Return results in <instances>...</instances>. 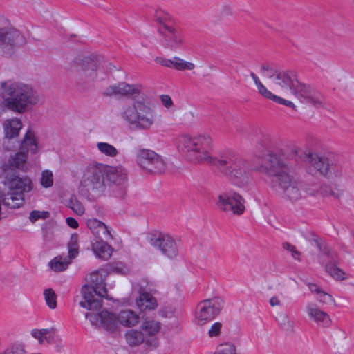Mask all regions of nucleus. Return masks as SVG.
Wrapping results in <instances>:
<instances>
[{
  "label": "nucleus",
  "instance_id": "f257e3e1",
  "mask_svg": "<svg viewBox=\"0 0 354 354\" xmlns=\"http://www.w3.org/2000/svg\"><path fill=\"white\" fill-rule=\"evenodd\" d=\"M212 145V138L207 133L194 136L183 135L178 139L179 151L193 153L196 160L206 161L212 165L223 176L236 185L246 183L250 171L248 161L230 150L212 157L209 154Z\"/></svg>",
  "mask_w": 354,
  "mask_h": 354
},
{
  "label": "nucleus",
  "instance_id": "f03ea898",
  "mask_svg": "<svg viewBox=\"0 0 354 354\" xmlns=\"http://www.w3.org/2000/svg\"><path fill=\"white\" fill-rule=\"evenodd\" d=\"M299 168L297 151H293L288 156H279L268 153L264 165L256 170L272 177L271 187L278 194L290 201L301 198V183L293 176Z\"/></svg>",
  "mask_w": 354,
  "mask_h": 354
},
{
  "label": "nucleus",
  "instance_id": "7ed1b4c3",
  "mask_svg": "<svg viewBox=\"0 0 354 354\" xmlns=\"http://www.w3.org/2000/svg\"><path fill=\"white\" fill-rule=\"evenodd\" d=\"M1 88L5 106L14 112L22 113L29 106H34L41 100L37 91L30 84L22 82H1Z\"/></svg>",
  "mask_w": 354,
  "mask_h": 354
},
{
  "label": "nucleus",
  "instance_id": "20e7f679",
  "mask_svg": "<svg viewBox=\"0 0 354 354\" xmlns=\"http://www.w3.org/2000/svg\"><path fill=\"white\" fill-rule=\"evenodd\" d=\"M85 317L92 325L102 326L111 333L118 330V324L131 328L137 325L140 320L139 315L131 309L121 310L118 315L103 310L97 313H86Z\"/></svg>",
  "mask_w": 354,
  "mask_h": 354
},
{
  "label": "nucleus",
  "instance_id": "39448f33",
  "mask_svg": "<svg viewBox=\"0 0 354 354\" xmlns=\"http://www.w3.org/2000/svg\"><path fill=\"white\" fill-rule=\"evenodd\" d=\"M88 281L90 284L82 288L83 300L80 302V306L89 310H98L102 306V297L111 299L107 295L106 283L102 274L98 272H92Z\"/></svg>",
  "mask_w": 354,
  "mask_h": 354
},
{
  "label": "nucleus",
  "instance_id": "423d86ee",
  "mask_svg": "<svg viewBox=\"0 0 354 354\" xmlns=\"http://www.w3.org/2000/svg\"><path fill=\"white\" fill-rule=\"evenodd\" d=\"M121 115L129 124L139 129H149L155 120L153 110L140 100L124 106Z\"/></svg>",
  "mask_w": 354,
  "mask_h": 354
},
{
  "label": "nucleus",
  "instance_id": "0eeeda50",
  "mask_svg": "<svg viewBox=\"0 0 354 354\" xmlns=\"http://www.w3.org/2000/svg\"><path fill=\"white\" fill-rule=\"evenodd\" d=\"M9 191L6 194L1 193L0 203L11 209L19 208L24 203V192L31 190V180L28 178L12 176L8 179Z\"/></svg>",
  "mask_w": 354,
  "mask_h": 354
},
{
  "label": "nucleus",
  "instance_id": "6e6552de",
  "mask_svg": "<svg viewBox=\"0 0 354 354\" xmlns=\"http://www.w3.org/2000/svg\"><path fill=\"white\" fill-rule=\"evenodd\" d=\"M106 165L93 162L86 167L81 180V187L95 194L102 193L106 187Z\"/></svg>",
  "mask_w": 354,
  "mask_h": 354
},
{
  "label": "nucleus",
  "instance_id": "1a4fd4ad",
  "mask_svg": "<svg viewBox=\"0 0 354 354\" xmlns=\"http://www.w3.org/2000/svg\"><path fill=\"white\" fill-rule=\"evenodd\" d=\"M308 158L310 166L328 178H339L343 174L342 165L334 158L310 153Z\"/></svg>",
  "mask_w": 354,
  "mask_h": 354
},
{
  "label": "nucleus",
  "instance_id": "9d476101",
  "mask_svg": "<svg viewBox=\"0 0 354 354\" xmlns=\"http://www.w3.org/2000/svg\"><path fill=\"white\" fill-rule=\"evenodd\" d=\"M26 44V39L19 30L13 27L0 28V48L5 55L12 56Z\"/></svg>",
  "mask_w": 354,
  "mask_h": 354
},
{
  "label": "nucleus",
  "instance_id": "9b49d317",
  "mask_svg": "<svg viewBox=\"0 0 354 354\" xmlns=\"http://www.w3.org/2000/svg\"><path fill=\"white\" fill-rule=\"evenodd\" d=\"M223 303V300L218 297L200 301L195 313L196 324L203 326L213 320L221 313Z\"/></svg>",
  "mask_w": 354,
  "mask_h": 354
},
{
  "label": "nucleus",
  "instance_id": "f8f14e48",
  "mask_svg": "<svg viewBox=\"0 0 354 354\" xmlns=\"http://www.w3.org/2000/svg\"><path fill=\"white\" fill-rule=\"evenodd\" d=\"M109 66V70L114 67L111 64L104 60L103 57L100 56L86 57L81 60L77 67V76L80 81L84 82H92L95 81L97 76V71L101 67Z\"/></svg>",
  "mask_w": 354,
  "mask_h": 354
},
{
  "label": "nucleus",
  "instance_id": "ddd939ff",
  "mask_svg": "<svg viewBox=\"0 0 354 354\" xmlns=\"http://www.w3.org/2000/svg\"><path fill=\"white\" fill-rule=\"evenodd\" d=\"M245 200L237 192H223L216 201L217 207L226 214L240 216L245 212Z\"/></svg>",
  "mask_w": 354,
  "mask_h": 354
},
{
  "label": "nucleus",
  "instance_id": "4468645a",
  "mask_svg": "<svg viewBox=\"0 0 354 354\" xmlns=\"http://www.w3.org/2000/svg\"><path fill=\"white\" fill-rule=\"evenodd\" d=\"M292 93L302 103L317 108H324L326 105L324 95L310 84L297 81Z\"/></svg>",
  "mask_w": 354,
  "mask_h": 354
},
{
  "label": "nucleus",
  "instance_id": "2eb2a0df",
  "mask_svg": "<svg viewBox=\"0 0 354 354\" xmlns=\"http://www.w3.org/2000/svg\"><path fill=\"white\" fill-rule=\"evenodd\" d=\"M138 165L148 172L162 174L166 169V162L158 154L149 149H140L136 154Z\"/></svg>",
  "mask_w": 354,
  "mask_h": 354
},
{
  "label": "nucleus",
  "instance_id": "dca6fc26",
  "mask_svg": "<svg viewBox=\"0 0 354 354\" xmlns=\"http://www.w3.org/2000/svg\"><path fill=\"white\" fill-rule=\"evenodd\" d=\"M147 240L151 245L158 249L161 253L169 259L178 254V247L174 239L168 234L156 232L149 234Z\"/></svg>",
  "mask_w": 354,
  "mask_h": 354
},
{
  "label": "nucleus",
  "instance_id": "f3484780",
  "mask_svg": "<svg viewBox=\"0 0 354 354\" xmlns=\"http://www.w3.org/2000/svg\"><path fill=\"white\" fill-rule=\"evenodd\" d=\"M158 32L162 36V44L167 48L176 49L183 44L184 37L182 30L177 27L165 24L164 27H159Z\"/></svg>",
  "mask_w": 354,
  "mask_h": 354
},
{
  "label": "nucleus",
  "instance_id": "a211bd4d",
  "mask_svg": "<svg viewBox=\"0 0 354 354\" xmlns=\"http://www.w3.org/2000/svg\"><path fill=\"white\" fill-rule=\"evenodd\" d=\"M68 257L64 258L61 256L56 257L50 261L49 265L52 270L57 272L65 270L71 263V260L78 254V235L77 234H73L71 236L70 241L68 243Z\"/></svg>",
  "mask_w": 354,
  "mask_h": 354
},
{
  "label": "nucleus",
  "instance_id": "6ab92c4d",
  "mask_svg": "<svg viewBox=\"0 0 354 354\" xmlns=\"http://www.w3.org/2000/svg\"><path fill=\"white\" fill-rule=\"evenodd\" d=\"M141 93L140 86L138 85L129 84L126 82H119L107 87L103 92L104 96H124L131 97L136 99Z\"/></svg>",
  "mask_w": 354,
  "mask_h": 354
},
{
  "label": "nucleus",
  "instance_id": "aec40b11",
  "mask_svg": "<svg viewBox=\"0 0 354 354\" xmlns=\"http://www.w3.org/2000/svg\"><path fill=\"white\" fill-rule=\"evenodd\" d=\"M105 177L106 179V186L113 187L122 183H127V174L126 170L120 167H113L106 165Z\"/></svg>",
  "mask_w": 354,
  "mask_h": 354
},
{
  "label": "nucleus",
  "instance_id": "412c9836",
  "mask_svg": "<svg viewBox=\"0 0 354 354\" xmlns=\"http://www.w3.org/2000/svg\"><path fill=\"white\" fill-rule=\"evenodd\" d=\"M306 310L308 317L317 324H322L324 327H329L331 319L327 313L321 310L316 304H308Z\"/></svg>",
  "mask_w": 354,
  "mask_h": 354
},
{
  "label": "nucleus",
  "instance_id": "4be33fe9",
  "mask_svg": "<svg viewBox=\"0 0 354 354\" xmlns=\"http://www.w3.org/2000/svg\"><path fill=\"white\" fill-rule=\"evenodd\" d=\"M298 80L293 71H279L277 76L274 77V82L281 88H289L292 91Z\"/></svg>",
  "mask_w": 354,
  "mask_h": 354
},
{
  "label": "nucleus",
  "instance_id": "5701e85b",
  "mask_svg": "<svg viewBox=\"0 0 354 354\" xmlns=\"http://www.w3.org/2000/svg\"><path fill=\"white\" fill-rule=\"evenodd\" d=\"M106 240L93 239L92 242V248L96 257L102 260H108L111 256L112 248Z\"/></svg>",
  "mask_w": 354,
  "mask_h": 354
},
{
  "label": "nucleus",
  "instance_id": "b1692460",
  "mask_svg": "<svg viewBox=\"0 0 354 354\" xmlns=\"http://www.w3.org/2000/svg\"><path fill=\"white\" fill-rule=\"evenodd\" d=\"M22 128V123L18 118L8 119L3 122L5 138L12 139L19 136V132Z\"/></svg>",
  "mask_w": 354,
  "mask_h": 354
},
{
  "label": "nucleus",
  "instance_id": "393cba45",
  "mask_svg": "<svg viewBox=\"0 0 354 354\" xmlns=\"http://www.w3.org/2000/svg\"><path fill=\"white\" fill-rule=\"evenodd\" d=\"M137 306L140 310H154L158 306L156 299L150 293L143 291L136 301Z\"/></svg>",
  "mask_w": 354,
  "mask_h": 354
},
{
  "label": "nucleus",
  "instance_id": "a878e982",
  "mask_svg": "<svg viewBox=\"0 0 354 354\" xmlns=\"http://www.w3.org/2000/svg\"><path fill=\"white\" fill-rule=\"evenodd\" d=\"M127 342L131 346H137L141 344L144 340V334L139 330L131 329L125 333Z\"/></svg>",
  "mask_w": 354,
  "mask_h": 354
},
{
  "label": "nucleus",
  "instance_id": "bb28decb",
  "mask_svg": "<svg viewBox=\"0 0 354 354\" xmlns=\"http://www.w3.org/2000/svg\"><path fill=\"white\" fill-rule=\"evenodd\" d=\"M142 330L149 336L157 334L160 329V323L153 319H146L143 322Z\"/></svg>",
  "mask_w": 354,
  "mask_h": 354
},
{
  "label": "nucleus",
  "instance_id": "cd10ccee",
  "mask_svg": "<svg viewBox=\"0 0 354 354\" xmlns=\"http://www.w3.org/2000/svg\"><path fill=\"white\" fill-rule=\"evenodd\" d=\"M277 320L281 330L289 333L295 332V324L290 320L287 314L280 313Z\"/></svg>",
  "mask_w": 354,
  "mask_h": 354
},
{
  "label": "nucleus",
  "instance_id": "c85d7f7f",
  "mask_svg": "<svg viewBox=\"0 0 354 354\" xmlns=\"http://www.w3.org/2000/svg\"><path fill=\"white\" fill-rule=\"evenodd\" d=\"M127 183L109 187L111 195L118 199L124 200L127 196Z\"/></svg>",
  "mask_w": 354,
  "mask_h": 354
},
{
  "label": "nucleus",
  "instance_id": "c756f323",
  "mask_svg": "<svg viewBox=\"0 0 354 354\" xmlns=\"http://www.w3.org/2000/svg\"><path fill=\"white\" fill-rule=\"evenodd\" d=\"M326 272L336 280H343L346 278L345 272L336 266L335 262H329L326 265Z\"/></svg>",
  "mask_w": 354,
  "mask_h": 354
},
{
  "label": "nucleus",
  "instance_id": "7c9ffc66",
  "mask_svg": "<svg viewBox=\"0 0 354 354\" xmlns=\"http://www.w3.org/2000/svg\"><path fill=\"white\" fill-rule=\"evenodd\" d=\"M34 136V132L28 129L22 142L23 146L30 147L29 150H30L32 153H35L37 151V145Z\"/></svg>",
  "mask_w": 354,
  "mask_h": 354
},
{
  "label": "nucleus",
  "instance_id": "2f4dec72",
  "mask_svg": "<svg viewBox=\"0 0 354 354\" xmlns=\"http://www.w3.org/2000/svg\"><path fill=\"white\" fill-rule=\"evenodd\" d=\"M57 332V329L54 327L50 328H43V329H32L31 330V335L36 339L38 340L40 344H44L46 338V335H48L51 333Z\"/></svg>",
  "mask_w": 354,
  "mask_h": 354
},
{
  "label": "nucleus",
  "instance_id": "473e14b6",
  "mask_svg": "<svg viewBox=\"0 0 354 354\" xmlns=\"http://www.w3.org/2000/svg\"><path fill=\"white\" fill-rule=\"evenodd\" d=\"M0 354H26L25 346L19 342L10 344Z\"/></svg>",
  "mask_w": 354,
  "mask_h": 354
},
{
  "label": "nucleus",
  "instance_id": "72a5a7b5",
  "mask_svg": "<svg viewBox=\"0 0 354 354\" xmlns=\"http://www.w3.org/2000/svg\"><path fill=\"white\" fill-rule=\"evenodd\" d=\"M97 147L102 153L109 157H115L118 153L116 148L107 142H98Z\"/></svg>",
  "mask_w": 354,
  "mask_h": 354
},
{
  "label": "nucleus",
  "instance_id": "f704fd0d",
  "mask_svg": "<svg viewBox=\"0 0 354 354\" xmlns=\"http://www.w3.org/2000/svg\"><path fill=\"white\" fill-rule=\"evenodd\" d=\"M172 68L179 71L192 70L195 67L193 63L186 62L178 57H174L172 59Z\"/></svg>",
  "mask_w": 354,
  "mask_h": 354
},
{
  "label": "nucleus",
  "instance_id": "c9c22d12",
  "mask_svg": "<svg viewBox=\"0 0 354 354\" xmlns=\"http://www.w3.org/2000/svg\"><path fill=\"white\" fill-rule=\"evenodd\" d=\"M44 296L46 305L50 309H55L57 307V295L52 288L45 289Z\"/></svg>",
  "mask_w": 354,
  "mask_h": 354
},
{
  "label": "nucleus",
  "instance_id": "e433bc0d",
  "mask_svg": "<svg viewBox=\"0 0 354 354\" xmlns=\"http://www.w3.org/2000/svg\"><path fill=\"white\" fill-rule=\"evenodd\" d=\"M93 234L95 236L94 239L108 241L109 239L111 238V234L109 231L107 226L102 222L97 229L93 232Z\"/></svg>",
  "mask_w": 354,
  "mask_h": 354
},
{
  "label": "nucleus",
  "instance_id": "4c0bfd02",
  "mask_svg": "<svg viewBox=\"0 0 354 354\" xmlns=\"http://www.w3.org/2000/svg\"><path fill=\"white\" fill-rule=\"evenodd\" d=\"M68 206L77 215L81 216L84 213V207L82 203L74 196L71 197Z\"/></svg>",
  "mask_w": 354,
  "mask_h": 354
},
{
  "label": "nucleus",
  "instance_id": "58836bf2",
  "mask_svg": "<svg viewBox=\"0 0 354 354\" xmlns=\"http://www.w3.org/2000/svg\"><path fill=\"white\" fill-rule=\"evenodd\" d=\"M214 354H236V346L232 343L220 344Z\"/></svg>",
  "mask_w": 354,
  "mask_h": 354
},
{
  "label": "nucleus",
  "instance_id": "ea45409f",
  "mask_svg": "<svg viewBox=\"0 0 354 354\" xmlns=\"http://www.w3.org/2000/svg\"><path fill=\"white\" fill-rule=\"evenodd\" d=\"M26 153L24 152L17 153L15 156L11 157L10 162L12 166L16 168H21L26 160Z\"/></svg>",
  "mask_w": 354,
  "mask_h": 354
},
{
  "label": "nucleus",
  "instance_id": "a19ab883",
  "mask_svg": "<svg viewBox=\"0 0 354 354\" xmlns=\"http://www.w3.org/2000/svg\"><path fill=\"white\" fill-rule=\"evenodd\" d=\"M261 71L263 76L274 80V77L277 76L279 70H277L268 64H263L261 67Z\"/></svg>",
  "mask_w": 354,
  "mask_h": 354
},
{
  "label": "nucleus",
  "instance_id": "79ce46f5",
  "mask_svg": "<svg viewBox=\"0 0 354 354\" xmlns=\"http://www.w3.org/2000/svg\"><path fill=\"white\" fill-rule=\"evenodd\" d=\"M41 184L44 187H50L53 184V176L50 171L46 170L42 172Z\"/></svg>",
  "mask_w": 354,
  "mask_h": 354
},
{
  "label": "nucleus",
  "instance_id": "37998d69",
  "mask_svg": "<svg viewBox=\"0 0 354 354\" xmlns=\"http://www.w3.org/2000/svg\"><path fill=\"white\" fill-rule=\"evenodd\" d=\"M317 300L321 303H324L325 304H328L331 302L334 301L333 297L328 293L321 290L317 294Z\"/></svg>",
  "mask_w": 354,
  "mask_h": 354
},
{
  "label": "nucleus",
  "instance_id": "c03bdc74",
  "mask_svg": "<svg viewBox=\"0 0 354 354\" xmlns=\"http://www.w3.org/2000/svg\"><path fill=\"white\" fill-rule=\"evenodd\" d=\"M258 89V92L263 97L271 100L274 101V98H276V95L273 94L271 91L267 89V88L261 83L258 86H257Z\"/></svg>",
  "mask_w": 354,
  "mask_h": 354
},
{
  "label": "nucleus",
  "instance_id": "a18cd8bd",
  "mask_svg": "<svg viewBox=\"0 0 354 354\" xmlns=\"http://www.w3.org/2000/svg\"><path fill=\"white\" fill-rule=\"evenodd\" d=\"M283 248L289 251L292 254V257L298 261H300L301 253L297 250L296 248L290 243L286 242L283 243Z\"/></svg>",
  "mask_w": 354,
  "mask_h": 354
},
{
  "label": "nucleus",
  "instance_id": "49530a36",
  "mask_svg": "<svg viewBox=\"0 0 354 354\" xmlns=\"http://www.w3.org/2000/svg\"><path fill=\"white\" fill-rule=\"evenodd\" d=\"M222 324L220 322H216L213 324L209 330L208 334L209 336L212 337H217L220 335L221 330Z\"/></svg>",
  "mask_w": 354,
  "mask_h": 354
},
{
  "label": "nucleus",
  "instance_id": "de8ad7c7",
  "mask_svg": "<svg viewBox=\"0 0 354 354\" xmlns=\"http://www.w3.org/2000/svg\"><path fill=\"white\" fill-rule=\"evenodd\" d=\"M55 333H55L53 332L46 335L45 341H46L48 344L61 343L62 339L59 337H56Z\"/></svg>",
  "mask_w": 354,
  "mask_h": 354
},
{
  "label": "nucleus",
  "instance_id": "09e8293b",
  "mask_svg": "<svg viewBox=\"0 0 354 354\" xmlns=\"http://www.w3.org/2000/svg\"><path fill=\"white\" fill-rule=\"evenodd\" d=\"M273 102H277L280 104H283L286 106L292 107L293 109L295 108V106L291 101L286 100H285L281 97H279L277 95L276 96V98H274Z\"/></svg>",
  "mask_w": 354,
  "mask_h": 354
},
{
  "label": "nucleus",
  "instance_id": "8fccbe9b",
  "mask_svg": "<svg viewBox=\"0 0 354 354\" xmlns=\"http://www.w3.org/2000/svg\"><path fill=\"white\" fill-rule=\"evenodd\" d=\"M101 221L97 219L88 220L87 221V226L91 230L92 233L97 229V227L101 225Z\"/></svg>",
  "mask_w": 354,
  "mask_h": 354
},
{
  "label": "nucleus",
  "instance_id": "3c124183",
  "mask_svg": "<svg viewBox=\"0 0 354 354\" xmlns=\"http://www.w3.org/2000/svg\"><path fill=\"white\" fill-rule=\"evenodd\" d=\"M160 99H161V102H162V104L165 107L169 108L172 106L173 102L169 95H161Z\"/></svg>",
  "mask_w": 354,
  "mask_h": 354
},
{
  "label": "nucleus",
  "instance_id": "603ef678",
  "mask_svg": "<svg viewBox=\"0 0 354 354\" xmlns=\"http://www.w3.org/2000/svg\"><path fill=\"white\" fill-rule=\"evenodd\" d=\"M156 61L163 66L172 68V59H168L162 57H157L156 59Z\"/></svg>",
  "mask_w": 354,
  "mask_h": 354
},
{
  "label": "nucleus",
  "instance_id": "864d4df0",
  "mask_svg": "<svg viewBox=\"0 0 354 354\" xmlns=\"http://www.w3.org/2000/svg\"><path fill=\"white\" fill-rule=\"evenodd\" d=\"M42 214L40 211L34 210L32 211L30 214L29 218L31 222L35 223L36 221H37L39 218H41V214Z\"/></svg>",
  "mask_w": 354,
  "mask_h": 354
},
{
  "label": "nucleus",
  "instance_id": "5fc2aeb1",
  "mask_svg": "<svg viewBox=\"0 0 354 354\" xmlns=\"http://www.w3.org/2000/svg\"><path fill=\"white\" fill-rule=\"evenodd\" d=\"M66 223L68 224V226L73 229H76L78 227L77 221L72 217H68L66 218Z\"/></svg>",
  "mask_w": 354,
  "mask_h": 354
},
{
  "label": "nucleus",
  "instance_id": "6e6d98bb",
  "mask_svg": "<svg viewBox=\"0 0 354 354\" xmlns=\"http://www.w3.org/2000/svg\"><path fill=\"white\" fill-rule=\"evenodd\" d=\"M306 285L308 286L310 290L312 292H315L316 294L318 293L322 289L317 286V284L313 283H306Z\"/></svg>",
  "mask_w": 354,
  "mask_h": 354
},
{
  "label": "nucleus",
  "instance_id": "4d7b16f0",
  "mask_svg": "<svg viewBox=\"0 0 354 354\" xmlns=\"http://www.w3.org/2000/svg\"><path fill=\"white\" fill-rule=\"evenodd\" d=\"M270 304L272 306H279L281 304L280 300L277 297H272L270 299Z\"/></svg>",
  "mask_w": 354,
  "mask_h": 354
},
{
  "label": "nucleus",
  "instance_id": "13d9d810",
  "mask_svg": "<svg viewBox=\"0 0 354 354\" xmlns=\"http://www.w3.org/2000/svg\"><path fill=\"white\" fill-rule=\"evenodd\" d=\"M250 76L253 79L257 86H258L261 83L259 77L253 72L250 73Z\"/></svg>",
  "mask_w": 354,
  "mask_h": 354
},
{
  "label": "nucleus",
  "instance_id": "bf43d9fd",
  "mask_svg": "<svg viewBox=\"0 0 354 354\" xmlns=\"http://www.w3.org/2000/svg\"><path fill=\"white\" fill-rule=\"evenodd\" d=\"M156 21L160 25V27H164V25L169 24L168 23H167L165 21V20L163 18H162L160 17H156Z\"/></svg>",
  "mask_w": 354,
  "mask_h": 354
},
{
  "label": "nucleus",
  "instance_id": "052dcab7",
  "mask_svg": "<svg viewBox=\"0 0 354 354\" xmlns=\"http://www.w3.org/2000/svg\"><path fill=\"white\" fill-rule=\"evenodd\" d=\"M147 344L149 346H153V348H156L158 346V342L156 339H153L151 341V342L149 343V342H147Z\"/></svg>",
  "mask_w": 354,
  "mask_h": 354
},
{
  "label": "nucleus",
  "instance_id": "680f3d73",
  "mask_svg": "<svg viewBox=\"0 0 354 354\" xmlns=\"http://www.w3.org/2000/svg\"><path fill=\"white\" fill-rule=\"evenodd\" d=\"M313 245L316 246L319 250H321V244L319 242L318 239H314L313 240Z\"/></svg>",
  "mask_w": 354,
  "mask_h": 354
},
{
  "label": "nucleus",
  "instance_id": "e2e57ef3",
  "mask_svg": "<svg viewBox=\"0 0 354 354\" xmlns=\"http://www.w3.org/2000/svg\"><path fill=\"white\" fill-rule=\"evenodd\" d=\"M42 214H41V218H46L49 216V213L48 212H45V211H43L41 212Z\"/></svg>",
  "mask_w": 354,
  "mask_h": 354
},
{
  "label": "nucleus",
  "instance_id": "0e129e2a",
  "mask_svg": "<svg viewBox=\"0 0 354 354\" xmlns=\"http://www.w3.org/2000/svg\"><path fill=\"white\" fill-rule=\"evenodd\" d=\"M64 346L60 344H57V351L60 352L62 351V349L63 348Z\"/></svg>",
  "mask_w": 354,
  "mask_h": 354
},
{
  "label": "nucleus",
  "instance_id": "69168bd1",
  "mask_svg": "<svg viewBox=\"0 0 354 354\" xmlns=\"http://www.w3.org/2000/svg\"><path fill=\"white\" fill-rule=\"evenodd\" d=\"M333 192L332 191H330V194H333Z\"/></svg>",
  "mask_w": 354,
  "mask_h": 354
},
{
  "label": "nucleus",
  "instance_id": "338daca9",
  "mask_svg": "<svg viewBox=\"0 0 354 354\" xmlns=\"http://www.w3.org/2000/svg\"><path fill=\"white\" fill-rule=\"evenodd\" d=\"M353 3H354V0H352Z\"/></svg>",
  "mask_w": 354,
  "mask_h": 354
}]
</instances>
